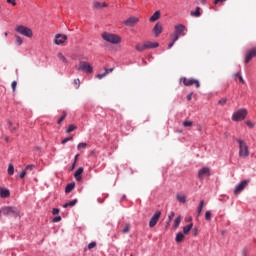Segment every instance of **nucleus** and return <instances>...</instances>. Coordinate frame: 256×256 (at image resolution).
<instances>
[{"label":"nucleus","instance_id":"f704fd0d","mask_svg":"<svg viewBox=\"0 0 256 256\" xmlns=\"http://www.w3.org/2000/svg\"><path fill=\"white\" fill-rule=\"evenodd\" d=\"M86 148H87V143L85 142L79 143L77 146L78 151H81V149H86Z\"/></svg>","mask_w":256,"mask_h":256},{"label":"nucleus","instance_id":"4d7b16f0","mask_svg":"<svg viewBox=\"0 0 256 256\" xmlns=\"http://www.w3.org/2000/svg\"><path fill=\"white\" fill-rule=\"evenodd\" d=\"M238 79H239L240 83H242V85H245V80L243 79V76L240 75L238 77Z\"/></svg>","mask_w":256,"mask_h":256},{"label":"nucleus","instance_id":"774afa93","mask_svg":"<svg viewBox=\"0 0 256 256\" xmlns=\"http://www.w3.org/2000/svg\"><path fill=\"white\" fill-rule=\"evenodd\" d=\"M75 163H76V162H74V163H73V165H72V169H75Z\"/></svg>","mask_w":256,"mask_h":256},{"label":"nucleus","instance_id":"393cba45","mask_svg":"<svg viewBox=\"0 0 256 256\" xmlns=\"http://www.w3.org/2000/svg\"><path fill=\"white\" fill-rule=\"evenodd\" d=\"M181 221H183V216H178L175 220H174V224H173V228L177 229L179 227V225H181Z\"/></svg>","mask_w":256,"mask_h":256},{"label":"nucleus","instance_id":"20e7f679","mask_svg":"<svg viewBox=\"0 0 256 256\" xmlns=\"http://www.w3.org/2000/svg\"><path fill=\"white\" fill-rule=\"evenodd\" d=\"M15 31H17V33L20 35H24V37H33V30L27 26L19 25L15 28Z\"/></svg>","mask_w":256,"mask_h":256},{"label":"nucleus","instance_id":"f03ea898","mask_svg":"<svg viewBox=\"0 0 256 256\" xmlns=\"http://www.w3.org/2000/svg\"><path fill=\"white\" fill-rule=\"evenodd\" d=\"M3 215H11V217H19L21 212L16 207L6 206L0 210Z\"/></svg>","mask_w":256,"mask_h":256},{"label":"nucleus","instance_id":"8fccbe9b","mask_svg":"<svg viewBox=\"0 0 256 256\" xmlns=\"http://www.w3.org/2000/svg\"><path fill=\"white\" fill-rule=\"evenodd\" d=\"M25 175H27V171L23 170L19 175L20 179H25Z\"/></svg>","mask_w":256,"mask_h":256},{"label":"nucleus","instance_id":"338daca9","mask_svg":"<svg viewBox=\"0 0 256 256\" xmlns=\"http://www.w3.org/2000/svg\"><path fill=\"white\" fill-rule=\"evenodd\" d=\"M233 77H238L239 78V77H241V74L236 73V74L233 75Z\"/></svg>","mask_w":256,"mask_h":256},{"label":"nucleus","instance_id":"de8ad7c7","mask_svg":"<svg viewBox=\"0 0 256 256\" xmlns=\"http://www.w3.org/2000/svg\"><path fill=\"white\" fill-rule=\"evenodd\" d=\"M246 125L250 127V129H253V127H255V123L251 121H246Z\"/></svg>","mask_w":256,"mask_h":256},{"label":"nucleus","instance_id":"e433bc0d","mask_svg":"<svg viewBox=\"0 0 256 256\" xmlns=\"http://www.w3.org/2000/svg\"><path fill=\"white\" fill-rule=\"evenodd\" d=\"M107 75H109V70H105V73L98 74L96 77L97 79H103V77H107Z\"/></svg>","mask_w":256,"mask_h":256},{"label":"nucleus","instance_id":"7ed1b4c3","mask_svg":"<svg viewBox=\"0 0 256 256\" xmlns=\"http://www.w3.org/2000/svg\"><path fill=\"white\" fill-rule=\"evenodd\" d=\"M237 143L239 145V157H249V147L245 141L238 139Z\"/></svg>","mask_w":256,"mask_h":256},{"label":"nucleus","instance_id":"7c9ffc66","mask_svg":"<svg viewBox=\"0 0 256 256\" xmlns=\"http://www.w3.org/2000/svg\"><path fill=\"white\" fill-rule=\"evenodd\" d=\"M57 57L62 61V63H67V58L65 57V55H63V53L59 52L57 54Z\"/></svg>","mask_w":256,"mask_h":256},{"label":"nucleus","instance_id":"ddd939ff","mask_svg":"<svg viewBox=\"0 0 256 256\" xmlns=\"http://www.w3.org/2000/svg\"><path fill=\"white\" fill-rule=\"evenodd\" d=\"M174 34L178 35V37H181V35H185V25L179 24L174 27Z\"/></svg>","mask_w":256,"mask_h":256},{"label":"nucleus","instance_id":"aec40b11","mask_svg":"<svg viewBox=\"0 0 256 256\" xmlns=\"http://www.w3.org/2000/svg\"><path fill=\"white\" fill-rule=\"evenodd\" d=\"M82 174H83V167H80L74 173V177H75L76 181H81Z\"/></svg>","mask_w":256,"mask_h":256},{"label":"nucleus","instance_id":"a211bd4d","mask_svg":"<svg viewBox=\"0 0 256 256\" xmlns=\"http://www.w3.org/2000/svg\"><path fill=\"white\" fill-rule=\"evenodd\" d=\"M204 205H205V201L201 200L200 203H199V206L197 207L196 217H201V213L203 211Z\"/></svg>","mask_w":256,"mask_h":256},{"label":"nucleus","instance_id":"09e8293b","mask_svg":"<svg viewBox=\"0 0 256 256\" xmlns=\"http://www.w3.org/2000/svg\"><path fill=\"white\" fill-rule=\"evenodd\" d=\"M11 87H12L13 92H15V89H17V81H13L11 83Z\"/></svg>","mask_w":256,"mask_h":256},{"label":"nucleus","instance_id":"864d4df0","mask_svg":"<svg viewBox=\"0 0 256 256\" xmlns=\"http://www.w3.org/2000/svg\"><path fill=\"white\" fill-rule=\"evenodd\" d=\"M7 3H10L11 5H13V7H15V5H17V2H15V0H6Z\"/></svg>","mask_w":256,"mask_h":256},{"label":"nucleus","instance_id":"f8f14e48","mask_svg":"<svg viewBox=\"0 0 256 256\" xmlns=\"http://www.w3.org/2000/svg\"><path fill=\"white\" fill-rule=\"evenodd\" d=\"M67 40V35L65 34H56L54 43L55 45H63V43Z\"/></svg>","mask_w":256,"mask_h":256},{"label":"nucleus","instance_id":"9b49d317","mask_svg":"<svg viewBox=\"0 0 256 256\" xmlns=\"http://www.w3.org/2000/svg\"><path fill=\"white\" fill-rule=\"evenodd\" d=\"M138 22H139V18L135 17V16H132V17L128 18L127 20H125L123 22V24L126 27H135Z\"/></svg>","mask_w":256,"mask_h":256},{"label":"nucleus","instance_id":"680f3d73","mask_svg":"<svg viewBox=\"0 0 256 256\" xmlns=\"http://www.w3.org/2000/svg\"><path fill=\"white\" fill-rule=\"evenodd\" d=\"M115 68H110V69H105V71H108V73H113V70H114Z\"/></svg>","mask_w":256,"mask_h":256},{"label":"nucleus","instance_id":"0eeeda50","mask_svg":"<svg viewBox=\"0 0 256 256\" xmlns=\"http://www.w3.org/2000/svg\"><path fill=\"white\" fill-rule=\"evenodd\" d=\"M182 83L185 85V87H191V85H194L196 89H199L200 83L199 80L193 79V78H181Z\"/></svg>","mask_w":256,"mask_h":256},{"label":"nucleus","instance_id":"49530a36","mask_svg":"<svg viewBox=\"0 0 256 256\" xmlns=\"http://www.w3.org/2000/svg\"><path fill=\"white\" fill-rule=\"evenodd\" d=\"M16 43L17 45H23V40L21 39L20 36H16Z\"/></svg>","mask_w":256,"mask_h":256},{"label":"nucleus","instance_id":"b1692460","mask_svg":"<svg viewBox=\"0 0 256 256\" xmlns=\"http://www.w3.org/2000/svg\"><path fill=\"white\" fill-rule=\"evenodd\" d=\"M191 229H193V223H190L187 226H184L183 227L184 235H189V233L191 232Z\"/></svg>","mask_w":256,"mask_h":256},{"label":"nucleus","instance_id":"0e129e2a","mask_svg":"<svg viewBox=\"0 0 256 256\" xmlns=\"http://www.w3.org/2000/svg\"><path fill=\"white\" fill-rule=\"evenodd\" d=\"M77 159H79V154L75 155L74 162L77 163Z\"/></svg>","mask_w":256,"mask_h":256},{"label":"nucleus","instance_id":"dca6fc26","mask_svg":"<svg viewBox=\"0 0 256 256\" xmlns=\"http://www.w3.org/2000/svg\"><path fill=\"white\" fill-rule=\"evenodd\" d=\"M11 192H9V189L0 188V197L2 199H7V197H10Z\"/></svg>","mask_w":256,"mask_h":256},{"label":"nucleus","instance_id":"4be33fe9","mask_svg":"<svg viewBox=\"0 0 256 256\" xmlns=\"http://www.w3.org/2000/svg\"><path fill=\"white\" fill-rule=\"evenodd\" d=\"M185 239V234L183 232H178L175 237L176 243H183V240Z\"/></svg>","mask_w":256,"mask_h":256},{"label":"nucleus","instance_id":"e2e57ef3","mask_svg":"<svg viewBox=\"0 0 256 256\" xmlns=\"http://www.w3.org/2000/svg\"><path fill=\"white\" fill-rule=\"evenodd\" d=\"M173 45H175V42H171V43L168 45V49H171V47H173Z\"/></svg>","mask_w":256,"mask_h":256},{"label":"nucleus","instance_id":"58836bf2","mask_svg":"<svg viewBox=\"0 0 256 256\" xmlns=\"http://www.w3.org/2000/svg\"><path fill=\"white\" fill-rule=\"evenodd\" d=\"M69 141H73V136L66 137L62 140V145H65V143H69Z\"/></svg>","mask_w":256,"mask_h":256},{"label":"nucleus","instance_id":"13d9d810","mask_svg":"<svg viewBox=\"0 0 256 256\" xmlns=\"http://www.w3.org/2000/svg\"><path fill=\"white\" fill-rule=\"evenodd\" d=\"M191 99H193V94L192 93L187 95V101H191Z\"/></svg>","mask_w":256,"mask_h":256},{"label":"nucleus","instance_id":"412c9836","mask_svg":"<svg viewBox=\"0 0 256 256\" xmlns=\"http://www.w3.org/2000/svg\"><path fill=\"white\" fill-rule=\"evenodd\" d=\"M7 125H8V129H9V131H11V133H15V131H17V129L19 128V125L14 126L13 122H11V120H7Z\"/></svg>","mask_w":256,"mask_h":256},{"label":"nucleus","instance_id":"f257e3e1","mask_svg":"<svg viewBox=\"0 0 256 256\" xmlns=\"http://www.w3.org/2000/svg\"><path fill=\"white\" fill-rule=\"evenodd\" d=\"M102 39L107 41V43H111L112 45H119V43H121V37L119 35L111 34L108 32H104L102 34Z\"/></svg>","mask_w":256,"mask_h":256},{"label":"nucleus","instance_id":"72a5a7b5","mask_svg":"<svg viewBox=\"0 0 256 256\" xmlns=\"http://www.w3.org/2000/svg\"><path fill=\"white\" fill-rule=\"evenodd\" d=\"M65 117H67V112H63V115L59 118L58 120V125H61V123H63V121H65Z\"/></svg>","mask_w":256,"mask_h":256},{"label":"nucleus","instance_id":"c03bdc74","mask_svg":"<svg viewBox=\"0 0 256 256\" xmlns=\"http://www.w3.org/2000/svg\"><path fill=\"white\" fill-rule=\"evenodd\" d=\"M95 247H97L96 242H91V243L88 244V249H95Z\"/></svg>","mask_w":256,"mask_h":256},{"label":"nucleus","instance_id":"5fc2aeb1","mask_svg":"<svg viewBox=\"0 0 256 256\" xmlns=\"http://www.w3.org/2000/svg\"><path fill=\"white\" fill-rule=\"evenodd\" d=\"M52 213H53V215H59V209L58 208H54L52 210Z\"/></svg>","mask_w":256,"mask_h":256},{"label":"nucleus","instance_id":"c756f323","mask_svg":"<svg viewBox=\"0 0 256 256\" xmlns=\"http://www.w3.org/2000/svg\"><path fill=\"white\" fill-rule=\"evenodd\" d=\"M15 174V167L13 164L8 165V175H14Z\"/></svg>","mask_w":256,"mask_h":256},{"label":"nucleus","instance_id":"052dcab7","mask_svg":"<svg viewBox=\"0 0 256 256\" xmlns=\"http://www.w3.org/2000/svg\"><path fill=\"white\" fill-rule=\"evenodd\" d=\"M3 139H4V141H6V143H9V138H8V136H3Z\"/></svg>","mask_w":256,"mask_h":256},{"label":"nucleus","instance_id":"6ab92c4d","mask_svg":"<svg viewBox=\"0 0 256 256\" xmlns=\"http://www.w3.org/2000/svg\"><path fill=\"white\" fill-rule=\"evenodd\" d=\"M146 49H155L159 47V44L157 42H151V41H145Z\"/></svg>","mask_w":256,"mask_h":256},{"label":"nucleus","instance_id":"9d476101","mask_svg":"<svg viewBox=\"0 0 256 256\" xmlns=\"http://www.w3.org/2000/svg\"><path fill=\"white\" fill-rule=\"evenodd\" d=\"M161 218V211H156L149 221V227H155Z\"/></svg>","mask_w":256,"mask_h":256},{"label":"nucleus","instance_id":"603ef678","mask_svg":"<svg viewBox=\"0 0 256 256\" xmlns=\"http://www.w3.org/2000/svg\"><path fill=\"white\" fill-rule=\"evenodd\" d=\"M27 171H33V169H35V165L30 164L26 167Z\"/></svg>","mask_w":256,"mask_h":256},{"label":"nucleus","instance_id":"6e6552de","mask_svg":"<svg viewBox=\"0 0 256 256\" xmlns=\"http://www.w3.org/2000/svg\"><path fill=\"white\" fill-rule=\"evenodd\" d=\"M211 175V168L209 167H203L198 171L197 177L200 179V181H203L205 177H210Z\"/></svg>","mask_w":256,"mask_h":256},{"label":"nucleus","instance_id":"3c124183","mask_svg":"<svg viewBox=\"0 0 256 256\" xmlns=\"http://www.w3.org/2000/svg\"><path fill=\"white\" fill-rule=\"evenodd\" d=\"M61 221V216H56L53 218V223H59Z\"/></svg>","mask_w":256,"mask_h":256},{"label":"nucleus","instance_id":"c85d7f7f","mask_svg":"<svg viewBox=\"0 0 256 256\" xmlns=\"http://www.w3.org/2000/svg\"><path fill=\"white\" fill-rule=\"evenodd\" d=\"M135 47L140 52L147 50V45L145 44V42H143L142 44H137Z\"/></svg>","mask_w":256,"mask_h":256},{"label":"nucleus","instance_id":"37998d69","mask_svg":"<svg viewBox=\"0 0 256 256\" xmlns=\"http://www.w3.org/2000/svg\"><path fill=\"white\" fill-rule=\"evenodd\" d=\"M173 217H175V212H171L168 216V222L167 224L169 225V223H171V221H173Z\"/></svg>","mask_w":256,"mask_h":256},{"label":"nucleus","instance_id":"473e14b6","mask_svg":"<svg viewBox=\"0 0 256 256\" xmlns=\"http://www.w3.org/2000/svg\"><path fill=\"white\" fill-rule=\"evenodd\" d=\"M73 85L76 89H79V87H81V80H79V78L75 79Z\"/></svg>","mask_w":256,"mask_h":256},{"label":"nucleus","instance_id":"a19ab883","mask_svg":"<svg viewBox=\"0 0 256 256\" xmlns=\"http://www.w3.org/2000/svg\"><path fill=\"white\" fill-rule=\"evenodd\" d=\"M183 127H192L193 122L192 121H184L182 122Z\"/></svg>","mask_w":256,"mask_h":256},{"label":"nucleus","instance_id":"79ce46f5","mask_svg":"<svg viewBox=\"0 0 256 256\" xmlns=\"http://www.w3.org/2000/svg\"><path fill=\"white\" fill-rule=\"evenodd\" d=\"M218 104L221 105L222 107H223L224 105H227V98H222V99H220L219 102H218Z\"/></svg>","mask_w":256,"mask_h":256},{"label":"nucleus","instance_id":"bf43d9fd","mask_svg":"<svg viewBox=\"0 0 256 256\" xmlns=\"http://www.w3.org/2000/svg\"><path fill=\"white\" fill-rule=\"evenodd\" d=\"M109 5L107 4V2H103L101 3V8L103 9L104 7H108Z\"/></svg>","mask_w":256,"mask_h":256},{"label":"nucleus","instance_id":"423d86ee","mask_svg":"<svg viewBox=\"0 0 256 256\" xmlns=\"http://www.w3.org/2000/svg\"><path fill=\"white\" fill-rule=\"evenodd\" d=\"M77 71H85V73H93V67L89 62L80 61L77 67Z\"/></svg>","mask_w":256,"mask_h":256},{"label":"nucleus","instance_id":"2eb2a0df","mask_svg":"<svg viewBox=\"0 0 256 256\" xmlns=\"http://www.w3.org/2000/svg\"><path fill=\"white\" fill-rule=\"evenodd\" d=\"M153 33L155 34V37H159L161 33H163V25H161V23H156L153 28Z\"/></svg>","mask_w":256,"mask_h":256},{"label":"nucleus","instance_id":"cd10ccee","mask_svg":"<svg viewBox=\"0 0 256 256\" xmlns=\"http://www.w3.org/2000/svg\"><path fill=\"white\" fill-rule=\"evenodd\" d=\"M75 189V182L68 184L65 188V193H71Z\"/></svg>","mask_w":256,"mask_h":256},{"label":"nucleus","instance_id":"f3484780","mask_svg":"<svg viewBox=\"0 0 256 256\" xmlns=\"http://www.w3.org/2000/svg\"><path fill=\"white\" fill-rule=\"evenodd\" d=\"M160 18H161V12H160V11H156V12L149 18V21H150V23H155V21H159Z\"/></svg>","mask_w":256,"mask_h":256},{"label":"nucleus","instance_id":"5701e85b","mask_svg":"<svg viewBox=\"0 0 256 256\" xmlns=\"http://www.w3.org/2000/svg\"><path fill=\"white\" fill-rule=\"evenodd\" d=\"M176 199L179 203H187V197L184 194H177Z\"/></svg>","mask_w":256,"mask_h":256},{"label":"nucleus","instance_id":"2f4dec72","mask_svg":"<svg viewBox=\"0 0 256 256\" xmlns=\"http://www.w3.org/2000/svg\"><path fill=\"white\" fill-rule=\"evenodd\" d=\"M75 129H77V126L71 124L68 126V128L66 129V133H72V131H75Z\"/></svg>","mask_w":256,"mask_h":256},{"label":"nucleus","instance_id":"1a4fd4ad","mask_svg":"<svg viewBox=\"0 0 256 256\" xmlns=\"http://www.w3.org/2000/svg\"><path fill=\"white\" fill-rule=\"evenodd\" d=\"M250 180H243L241 183H239L236 188L234 189V194L235 195H239V193H241V191H243L245 189V187H247V185H249Z\"/></svg>","mask_w":256,"mask_h":256},{"label":"nucleus","instance_id":"c9c22d12","mask_svg":"<svg viewBox=\"0 0 256 256\" xmlns=\"http://www.w3.org/2000/svg\"><path fill=\"white\" fill-rule=\"evenodd\" d=\"M92 7H93V9H102L101 8V2H99V1L93 2Z\"/></svg>","mask_w":256,"mask_h":256},{"label":"nucleus","instance_id":"a878e982","mask_svg":"<svg viewBox=\"0 0 256 256\" xmlns=\"http://www.w3.org/2000/svg\"><path fill=\"white\" fill-rule=\"evenodd\" d=\"M191 17H199L201 15V7H196L195 11L190 12Z\"/></svg>","mask_w":256,"mask_h":256},{"label":"nucleus","instance_id":"69168bd1","mask_svg":"<svg viewBox=\"0 0 256 256\" xmlns=\"http://www.w3.org/2000/svg\"><path fill=\"white\" fill-rule=\"evenodd\" d=\"M200 3H201L202 5H205V3H207V0H200Z\"/></svg>","mask_w":256,"mask_h":256},{"label":"nucleus","instance_id":"6e6d98bb","mask_svg":"<svg viewBox=\"0 0 256 256\" xmlns=\"http://www.w3.org/2000/svg\"><path fill=\"white\" fill-rule=\"evenodd\" d=\"M227 0H214V5H219V3H224Z\"/></svg>","mask_w":256,"mask_h":256},{"label":"nucleus","instance_id":"4c0bfd02","mask_svg":"<svg viewBox=\"0 0 256 256\" xmlns=\"http://www.w3.org/2000/svg\"><path fill=\"white\" fill-rule=\"evenodd\" d=\"M129 229H131V226L129 224L124 225L122 233H129Z\"/></svg>","mask_w":256,"mask_h":256},{"label":"nucleus","instance_id":"bb28decb","mask_svg":"<svg viewBox=\"0 0 256 256\" xmlns=\"http://www.w3.org/2000/svg\"><path fill=\"white\" fill-rule=\"evenodd\" d=\"M75 205H77V199H74L70 202L63 204V208L67 209V207H75Z\"/></svg>","mask_w":256,"mask_h":256},{"label":"nucleus","instance_id":"39448f33","mask_svg":"<svg viewBox=\"0 0 256 256\" xmlns=\"http://www.w3.org/2000/svg\"><path fill=\"white\" fill-rule=\"evenodd\" d=\"M247 117V109L242 108L232 115V121H243Z\"/></svg>","mask_w":256,"mask_h":256},{"label":"nucleus","instance_id":"a18cd8bd","mask_svg":"<svg viewBox=\"0 0 256 256\" xmlns=\"http://www.w3.org/2000/svg\"><path fill=\"white\" fill-rule=\"evenodd\" d=\"M172 37V42L175 43L176 41H179V36L177 34L171 35Z\"/></svg>","mask_w":256,"mask_h":256},{"label":"nucleus","instance_id":"4468645a","mask_svg":"<svg viewBox=\"0 0 256 256\" xmlns=\"http://www.w3.org/2000/svg\"><path fill=\"white\" fill-rule=\"evenodd\" d=\"M256 57V48H252L246 52L245 63H249L251 59Z\"/></svg>","mask_w":256,"mask_h":256},{"label":"nucleus","instance_id":"ea45409f","mask_svg":"<svg viewBox=\"0 0 256 256\" xmlns=\"http://www.w3.org/2000/svg\"><path fill=\"white\" fill-rule=\"evenodd\" d=\"M211 217H212V214H211V211H206L205 213V219L206 221H211Z\"/></svg>","mask_w":256,"mask_h":256}]
</instances>
